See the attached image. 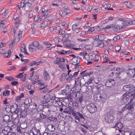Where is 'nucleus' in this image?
Returning a JSON list of instances; mask_svg holds the SVG:
<instances>
[{
	"mask_svg": "<svg viewBox=\"0 0 135 135\" xmlns=\"http://www.w3.org/2000/svg\"><path fill=\"white\" fill-rule=\"evenodd\" d=\"M79 71V70L78 71L75 72L73 74V75H72V76L74 78H75L77 75L78 74V73Z\"/></svg>",
	"mask_w": 135,
	"mask_h": 135,
	"instance_id": "nucleus-64",
	"label": "nucleus"
},
{
	"mask_svg": "<svg viewBox=\"0 0 135 135\" xmlns=\"http://www.w3.org/2000/svg\"><path fill=\"white\" fill-rule=\"evenodd\" d=\"M62 61L60 60H57L55 61L54 62V64H61Z\"/></svg>",
	"mask_w": 135,
	"mask_h": 135,
	"instance_id": "nucleus-54",
	"label": "nucleus"
},
{
	"mask_svg": "<svg viewBox=\"0 0 135 135\" xmlns=\"http://www.w3.org/2000/svg\"><path fill=\"white\" fill-rule=\"evenodd\" d=\"M27 66H25L23 67L20 70V71H24L26 70Z\"/></svg>",
	"mask_w": 135,
	"mask_h": 135,
	"instance_id": "nucleus-51",
	"label": "nucleus"
},
{
	"mask_svg": "<svg viewBox=\"0 0 135 135\" xmlns=\"http://www.w3.org/2000/svg\"><path fill=\"white\" fill-rule=\"evenodd\" d=\"M36 117V120L41 121L43 119H45L46 118V116L42 114L38 113L37 114Z\"/></svg>",
	"mask_w": 135,
	"mask_h": 135,
	"instance_id": "nucleus-13",
	"label": "nucleus"
},
{
	"mask_svg": "<svg viewBox=\"0 0 135 135\" xmlns=\"http://www.w3.org/2000/svg\"><path fill=\"white\" fill-rule=\"evenodd\" d=\"M31 131L32 135H40V130L37 129L35 127H32Z\"/></svg>",
	"mask_w": 135,
	"mask_h": 135,
	"instance_id": "nucleus-16",
	"label": "nucleus"
},
{
	"mask_svg": "<svg viewBox=\"0 0 135 135\" xmlns=\"http://www.w3.org/2000/svg\"><path fill=\"white\" fill-rule=\"evenodd\" d=\"M127 74L131 76H132L135 74V68L134 70L129 69L128 70Z\"/></svg>",
	"mask_w": 135,
	"mask_h": 135,
	"instance_id": "nucleus-23",
	"label": "nucleus"
},
{
	"mask_svg": "<svg viewBox=\"0 0 135 135\" xmlns=\"http://www.w3.org/2000/svg\"><path fill=\"white\" fill-rule=\"evenodd\" d=\"M84 79H85V78H83V76H82L81 77V78L80 79V81H79V82L78 83V84L80 86H81V85H85L86 83H87V84H89L91 83L92 81L91 80L86 82L85 81Z\"/></svg>",
	"mask_w": 135,
	"mask_h": 135,
	"instance_id": "nucleus-12",
	"label": "nucleus"
},
{
	"mask_svg": "<svg viewBox=\"0 0 135 135\" xmlns=\"http://www.w3.org/2000/svg\"><path fill=\"white\" fill-rule=\"evenodd\" d=\"M48 119L49 120L55 122L57 120L56 117H53L52 115L51 117H49L48 118Z\"/></svg>",
	"mask_w": 135,
	"mask_h": 135,
	"instance_id": "nucleus-37",
	"label": "nucleus"
},
{
	"mask_svg": "<svg viewBox=\"0 0 135 135\" xmlns=\"http://www.w3.org/2000/svg\"><path fill=\"white\" fill-rule=\"evenodd\" d=\"M104 54L105 55L107 56H108V55L109 54V51L107 49H105L104 51Z\"/></svg>",
	"mask_w": 135,
	"mask_h": 135,
	"instance_id": "nucleus-63",
	"label": "nucleus"
},
{
	"mask_svg": "<svg viewBox=\"0 0 135 135\" xmlns=\"http://www.w3.org/2000/svg\"><path fill=\"white\" fill-rule=\"evenodd\" d=\"M19 114L20 118H25L27 114V112L26 110H22L20 113Z\"/></svg>",
	"mask_w": 135,
	"mask_h": 135,
	"instance_id": "nucleus-27",
	"label": "nucleus"
},
{
	"mask_svg": "<svg viewBox=\"0 0 135 135\" xmlns=\"http://www.w3.org/2000/svg\"><path fill=\"white\" fill-rule=\"evenodd\" d=\"M21 51L22 52H23L26 55L29 54L25 49V45L24 44H23L21 46Z\"/></svg>",
	"mask_w": 135,
	"mask_h": 135,
	"instance_id": "nucleus-22",
	"label": "nucleus"
},
{
	"mask_svg": "<svg viewBox=\"0 0 135 135\" xmlns=\"http://www.w3.org/2000/svg\"><path fill=\"white\" fill-rule=\"evenodd\" d=\"M9 117V115H5L3 117V121L6 122H8L10 121Z\"/></svg>",
	"mask_w": 135,
	"mask_h": 135,
	"instance_id": "nucleus-30",
	"label": "nucleus"
},
{
	"mask_svg": "<svg viewBox=\"0 0 135 135\" xmlns=\"http://www.w3.org/2000/svg\"><path fill=\"white\" fill-rule=\"evenodd\" d=\"M127 104L128 105V106L127 107V109H128V110H132V109L133 108L134 106L133 104L132 103V104Z\"/></svg>",
	"mask_w": 135,
	"mask_h": 135,
	"instance_id": "nucleus-34",
	"label": "nucleus"
},
{
	"mask_svg": "<svg viewBox=\"0 0 135 135\" xmlns=\"http://www.w3.org/2000/svg\"><path fill=\"white\" fill-rule=\"evenodd\" d=\"M65 29L63 27H61L60 31H59L58 34L59 35H61L64 34L65 33Z\"/></svg>",
	"mask_w": 135,
	"mask_h": 135,
	"instance_id": "nucleus-35",
	"label": "nucleus"
},
{
	"mask_svg": "<svg viewBox=\"0 0 135 135\" xmlns=\"http://www.w3.org/2000/svg\"><path fill=\"white\" fill-rule=\"evenodd\" d=\"M48 9L46 8V7H45L43 8L41 12V14L42 15V16L44 17H46L48 15L47 12Z\"/></svg>",
	"mask_w": 135,
	"mask_h": 135,
	"instance_id": "nucleus-18",
	"label": "nucleus"
},
{
	"mask_svg": "<svg viewBox=\"0 0 135 135\" xmlns=\"http://www.w3.org/2000/svg\"><path fill=\"white\" fill-rule=\"evenodd\" d=\"M73 78H74L72 76V75L71 74L70 75H69V76L66 78V80L68 82H70L73 80Z\"/></svg>",
	"mask_w": 135,
	"mask_h": 135,
	"instance_id": "nucleus-40",
	"label": "nucleus"
},
{
	"mask_svg": "<svg viewBox=\"0 0 135 135\" xmlns=\"http://www.w3.org/2000/svg\"><path fill=\"white\" fill-rule=\"evenodd\" d=\"M105 37V36L102 34L97 35L93 37V39L94 40L93 41H95L97 42L102 41L104 40Z\"/></svg>",
	"mask_w": 135,
	"mask_h": 135,
	"instance_id": "nucleus-6",
	"label": "nucleus"
},
{
	"mask_svg": "<svg viewBox=\"0 0 135 135\" xmlns=\"http://www.w3.org/2000/svg\"><path fill=\"white\" fill-rule=\"evenodd\" d=\"M16 30L13 28H12L11 30V34L12 35H15V33Z\"/></svg>",
	"mask_w": 135,
	"mask_h": 135,
	"instance_id": "nucleus-61",
	"label": "nucleus"
},
{
	"mask_svg": "<svg viewBox=\"0 0 135 135\" xmlns=\"http://www.w3.org/2000/svg\"><path fill=\"white\" fill-rule=\"evenodd\" d=\"M80 76L81 77L82 76H83V78H85L86 76L87 77L88 76V75L87 74V71L86 70H85L82 72L81 73Z\"/></svg>",
	"mask_w": 135,
	"mask_h": 135,
	"instance_id": "nucleus-31",
	"label": "nucleus"
},
{
	"mask_svg": "<svg viewBox=\"0 0 135 135\" xmlns=\"http://www.w3.org/2000/svg\"><path fill=\"white\" fill-rule=\"evenodd\" d=\"M105 120L107 123H112L114 120L113 114L111 111H109L104 116Z\"/></svg>",
	"mask_w": 135,
	"mask_h": 135,
	"instance_id": "nucleus-4",
	"label": "nucleus"
},
{
	"mask_svg": "<svg viewBox=\"0 0 135 135\" xmlns=\"http://www.w3.org/2000/svg\"><path fill=\"white\" fill-rule=\"evenodd\" d=\"M17 9L26 12L31 11L33 9L32 4L30 3H26L25 4H21L17 6Z\"/></svg>",
	"mask_w": 135,
	"mask_h": 135,
	"instance_id": "nucleus-1",
	"label": "nucleus"
},
{
	"mask_svg": "<svg viewBox=\"0 0 135 135\" xmlns=\"http://www.w3.org/2000/svg\"><path fill=\"white\" fill-rule=\"evenodd\" d=\"M90 58L91 59L92 61L94 62H100L101 58L99 55L95 54L91 55H90Z\"/></svg>",
	"mask_w": 135,
	"mask_h": 135,
	"instance_id": "nucleus-8",
	"label": "nucleus"
},
{
	"mask_svg": "<svg viewBox=\"0 0 135 135\" xmlns=\"http://www.w3.org/2000/svg\"><path fill=\"white\" fill-rule=\"evenodd\" d=\"M70 13L68 9L64 10L63 11L60 10L59 11V14L61 16L63 17H65L68 14Z\"/></svg>",
	"mask_w": 135,
	"mask_h": 135,
	"instance_id": "nucleus-15",
	"label": "nucleus"
},
{
	"mask_svg": "<svg viewBox=\"0 0 135 135\" xmlns=\"http://www.w3.org/2000/svg\"><path fill=\"white\" fill-rule=\"evenodd\" d=\"M93 44L95 47L99 46L100 48H104L108 46L109 43L107 41L103 40L101 42H98L95 41H93Z\"/></svg>",
	"mask_w": 135,
	"mask_h": 135,
	"instance_id": "nucleus-3",
	"label": "nucleus"
},
{
	"mask_svg": "<svg viewBox=\"0 0 135 135\" xmlns=\"http://www.w3.org/2000/svg\"><path fill=\"white\" fill-rule=\"evenodd\" d=\"M47 129L49 131L52 132L55 130V128L54 126L53 125L50 124L48 125Z\"/></svg>",
	"mask_w": 135,
	"mask_h": 135,
	"instance_id": "nucleus-19",
	"label": "nucleus"
},
{
	"mask_svg": "<svg viewBox=\"0 0 135 135\" xmlns=\"http://www.w3.org/2000/svg\"><path fill=\"white\" fill-rule=\"evenodd\" d=\"M43 44L46 46L47 48H49L52 45V44L46 42H44Z\"/></svg>",
	"mask_w": 135,
	"mask_h": 135,
	"instance_id": "nucleus-42",
	"label": "nucleus"
},
{
	"mask_svg": "<svg viewBox=\"0 0 135 135\" xmlns=\"http://www.w3.org/2000/svg\"><path fill=\"white\" fill-rule=\"evenodd\" d=\"M98 95L99 96V97H97V100H98L102 101V102L105 101L107 98V95L106 94H104L101 96L100 95Z\"/></svg>",
	"mask_w": 135,
	"mask_h": 135,
	"instance_id": "nucleus-17",
	"label": "nucleus"
},
{
	"mask_svg": "<svg viewBox=\"0 0 135 135\" xmlns=\"http://www.w3.org/2000/svg\"><path fill=\"white\" fill-rule=\"evenodd\" d=\"M72 61L73 63H76L77 64H78L80 62V57L78 56L76 57H73L72 59Z\"/></svg>",
	"mask_w": 135,
	"mask_h": 135,
	"instance_id": "nucleus-25",
	"label": "nucleus"
},
{
	"mask_svg": "<svg viewBox=\"0 0 135 135\" xmlns=\"http://www.w3.org/2000/svg\"><path fill=\"white\" fill-rule=\"evenodd\" d=\"M120 38V37L119 36H117L114 37L113 40L114 41H116L119 40Z\"/></svg>",
	"mask_w": 135,
	"mask_h": 135,
	"instance_id": "nucleus-44",
	"label": "nucleus"
},
{
	"mask_svg": "<svg viewBox=\"0 0 135 135\" xmlns=\"http://www.w3.org/2000/svg\"><path fill=\"white\" fill-rule=\"evenodd\" d=\"M39 20V19L37 16H35L33 18V21L34 23H37Z\"/></svg>",
	"mask_w": 135,
	"mask_h": 135,
	"instance_id": "nucleus-45",
	"label": "nucleus"
},
{
	"mask_svg": "<svg viewBox=\"0 0 135 135\" xmlns=\"http://www.w3.org/2000/svg\"><path fill=\"white\" fill-rule=\"evenodd\" d=\"M87 108L88 111L90 113H93L97 111V107L94 104L91 103L87 105Z\"/></svg>",
	"mask_w": 135,
	"mask_h": 135,
	"instance_id": "nucleus-5",
	"label": "nucleus"
},
{
	"mask_svg": "<svg viewBox=\"0 0 135 135\" xmlns=\"http://www.w3.org/2000/svg\"><path fill=\"white\" fill-rule=\"evenodd\" d=\"M79 25L78 24H74L72 26V29L73 31H75L76 30L79 28L80 27Z\"/></svg>",
	"mask_w": 135,
	"mask_h": 135,
	"instance_id": "nucleus-38",
	"label": "nucleus"
},
{
	"mask_svg": "<svg viewBox=\"0 0 135 135\" xmlns=\"http://www.w3.org/2000/svg\"><path fill=\"white\" fill-rule=\"evenodd\" d=\"M121 48L119 46H117L115 47V50L117 52H119Z\"/></svg>",
	"mask_w": 135,
	"mask_h": 135,
	"instance_id": "nucleus-53",
	"label": "nucleus"
},
{
	"mask_svg": "<svg viewBox=\"0 0 135 135\" xmlns=\"http://www.w3.org/2000/svg\"><path fill=\"white\" fill-rule=\"evenodd\" d=\"M115 83V81L114 80L111 79L107 81L105 85L107 87H111Z\"/></svg>",
	"mask_w": 135,
	"mask_h": 135,
	"instance_id": "nucleus-11",
	"label": "nucleus"
},
{
	"mask_svg": "<svg viewBox=\"0 0 135 135\" xmlns=\"http://www.w3.org/2000/svg\"><path fill=\"white\" fill-rule=\"evenodd\" d=\"M43 76L45 80H49L50 79V76L48 73L46 71H44Z\"/></svg>",
	"mask_w": 135,
	"mask_h": 135,
	"instance_id": "nucleus-24",
	"label": "nucleus"
},
{
	"mask_svg": "<svg viewBox=\"0 0 135 135\" xmlns=\"http://www.w3.org/2000/svg\"><path fill=\"white\" fill-rule=\"evenodd\" d=\"M132 94L130 93H126L124 94L123 95V98L122 100L124 103H126L129 99H131V96L132 95Z\"/></svg>",
	"mask_w": 135,
	"mask_h": 135,
	"instance_id": "nucleus-7",
	"label": "nucleus"
},
{
	"mask_svg": "<svg viewBox=\"0 0 135 135\" xmlns=\"http://www.w3.org/2000/svg\"><path fill=\"white\" fill-rule=\"evenodd\" d=\"M7 12L6 11V9H3L0 12V17H1V15H3V16H5L4 18H8L9 16L7 15Z\"/></svg>",
	"mask_w": 135,
	"mask_h": 135,
	"instance_id": "nucleus-20",
	"label": "nucleus"
},
{
	"mask_svg": "<svg viewBox=\"0 0 135 135\" xmlns=\"http://www.w3.org/2000/svg\"><path fill=\"white\" fill-rule=\"evenodd\" d=\"M67 76V74L66 73H64L62 74L61 77L62 78V79H65Z\"/></svg>",
	"mask_w": 135,
	"mask_h": 135,
	"instance_id": "nucleus-55",
	"label": "nucleus"
},
{
	"mask_svg": "<svg viewBox=\"0 0 135 135\" xmlns=\"http://www.w3.org/2000/svg\"><path fill=\"white\" fill-rule=\"evenodd\" d=\"M125 21H124L125 23L124 24H126V25H131V22L130 21H128L126 20V19H125Z\"/></svg>",
	"mask_w": 135,
	"mask_h": 135,
	"instance_id": "nucleus-59",
	"label": "nucleus"
},
{
	"mask_svg": "<svg viewBox=\"0 0 135 135\" xmlns=\"http://www.w3.org/2000/svg\"><path fill=\"white\" fill-rule=\"evenodd\" d=\"M131 93L132 94V95H131V99L130 100L131 102H133L134 103V102L135 103V90H132Z\"/></svg>",
	"mask_w": 135,
	"mask_h": 135,
	"instance_id": "nucleus-21",
	"label": "nucleus"
},
{
	"mask_svg": "<svg viewBox=\"0 0 135 135\" xmlns=\"http://www.w3.org/2000/svg\"><path fill=\"white\" fill-rule=\"evenodd\" d=\"M112 29L113 31L116 32L120 30V28L118 25H115L114 26L112 25Z\"/></svg>",
	"mask_w": 135,
	"mask_h": 135,
	"instance_id": "nucleus-28",
	"label": "nucleus"
},
{
	"mask_svg": "<svg viewBox=\"0 0 135 135\" xmlns=\"http://www.w3.org/2000/svg\"><path fill=\"white\" fill-rule=\"evenodd\" d=\"M11 51L10 50H9L7 51V53H5V54L3 55V56L6 57L8 58L11 55Z\"/></svg>",
	"mask_w": 135,
	"mask_h": 135,
	"instance_id": "nucleus-36",
	"label": "nucleus"
},
{
	"mask_svg": "<svg viewBox=\"0 0 135 135\" xmlns=\"http://www.w3.org/2000/svg\"><path fill=\"white\" fill-rule=\"evenodd\" d=\"M32 44L31 45V47H29V50L31 52L37 50H41L43 49L42 45H40L39 42L37 41H34L32 42Z\"/></svg>",
	"mask_w": 135,
	"mask_h": 135,
	"instance_id": "nucleus-2",
	"label": "nucleus"
},
{
	"mask_svg": "<svg viewBox=\"0 0 135 135\" xmlns=\"http://www.w3.org/2000/svg\"><path fill=\"white\" fill-rule=\"evenodd\" d=\"M52 20V18H49L47 19L46 20H45V21H46L47 22L48 24H50L51 23Z\"/></svg>",
	"mask_w": 135,
	"mask_h": 135,
	"instance_id": "nucleus-56",
	"label": "nucleus"
},
{
	"mask_svg": "<svg viewBox=\"0 0 135 135\" xmlns=\"http://www.w3.org/2000/svg\"><path fill=\"white\" fill-rule=\"evenodd\" d=\"M117 126V127L119 129H121L123 127V125L121 123H116L114 127Z\"/></svg>",
	"mask_w": 135,
	"mask_h": 135,
	"instance_id": "nucleus-39",
	"label": "nucleus"
},
{
	"mask_svg": "<svg viewBox=\"0 0 135 135\" xmlns=\"http://www.w3.org/2000/svg\"><path fill=\"white\" fill-rule=\"evenodd\" d=\"M61 98H56L55 100L56 101V104H55V106L56 107L58 106V105L59 104V102L60 101V99H61Z\"/></svg>",
	"mask_w": 135,
	"mask_h": 135,
	"instance_id": "nucleus-49",
	"label": "nucleus"
},
{
	"mask_svg": "<svg viewBox=\"0 0 135 135\" xmlns=\"http://www.w3.org/2000/svg\"><path fill=\"white\" fill-rule=\"evenodd\" d=\"M80 54L81 56H83V58H85L87 60H89L90 58V56L86 53H80Z\"/></svg>",
	"mask_w": 135,
	"mask_h": 135,
	"instance_id": "nucleus-26",
	"label": "nucleus"
},
{
	"mask_svg": "<svg viewBox=\"0 0 135 135\" xmlns=\"http://www.w3.org/2000/svg\"><path fill=\"white\" fill-rule=\"evenodd\" d=\"M69 92V90H67L65 89L61 90V94L64 95H68Z\"/></svg>",
	"mask_w": 135,
	"mask_h": 135,
	"instance_id": "nucleus-33",
	"label": "nucleus"
},
{
	"mask_svg": "<svg viewBox=\"0 0 135 135\" xmlns=\"http://www.w3.org/2000/svg\"><path fill=\"white\" fill-rule=\"evenodd\" d=\"M77 93L75 92L72 91L71 93L70 92V94H69L66 99L68 100L70 99V100H72L73 98L75 99L77 97Z\"/></svg>",
	"mask_w": 135,
	"mask_h": 135,
	"instance_id": "nucleus-14",
	"label": "nucleus"
},
{
	"mask_svg": "<svg viewBox=\"0 0 135 135\" xmlns=\"http://www.w3.org/2000/svg\"><path fill=\"white\" fill-rule=\"evenodd\" d=\"M10 93L9 91L7 90L6 91L5 90L3 93V96H6V94L8 95Z\"/></svg>",
	"mask_w": 135,
	"mask_h": 135,
	"instance_id": "nucleus-52",
	"label": "nucleus"
},
{
	"mask_svg": "<svg viewBox=\"0 0 135 135\" xmlns=\"http://www.w3.org/2000/svg\"><path fill=\"white\" fill-rule=\"evenodd\" d=\"M5 78L6 79L10 81L13 80H14V79L12 77L6 76V77Z\"/></svg>",
	"mask_w": 135,
	"mask_h": 135,
	"instance_id": "nucleus-46",
	"label": "nucleus"
},
{
	"mask_svg": "<svg viewBox=\"0 0 135 135\" xmlns=\"http://www.w3.org/2000/svg\"><path fill=\"white\" fill-rule=\"evenodd\" d=\"M134 115H131V114L128 115V118L129 120H132L134 118Z\"/></svg>",
	"mask_w": 135,
	"mask_h": 135,
	"instance_id": "nucleus-43",
	"label": "nucleus"
},
{
	"mask_svg": "<svg viewBox=\"0 0 135 135\" xmlns=\"http://www.w3.org/2000/svg\"><path fill=\"white\" fill-rule=\"evenodd\" d=\"M109 77L110 78L115 80H117L118 78L120 79L119 77L118 76V74L117 73L115 72H112L110 73L109 75Z\"/></svg>",
	"mask_w": 135,
	"mask_h": 135,
	"instance_id": "nucleus-10",
	"label": "nucleus"
},
{
	"mask_svg": "<svg viewBox=\"0 0 135 135\" xmlns=\"http://www.w3.org/2000/svg\"><path fill=\"white\" fill-rule=\"evenodd\" d=\"M48 23L46 21H44L40 24V27L42 29L44 28L47 25Z\"/></svg>",
	"mask_w": 135,
	"mask_h": 135,
	"instance_id": "nucleus-29",
	"label": "nucleus"
},
{
	"mask_svg": "<svg viewBox=\"0 0 135 135\" xmlns=\"http://www.w3.org/2000/svg\"><path fill=\"white\" fill-rule=\"evenodd\" d=\"M126 6L127 7L129 8H131L132 6L131 3L130 2H128L127 3Z\"/></svg>",
	"mask_w": 135,
	"mask_h": 135,
	"instance_id": "nucleus-50",
	"label": "nucleus"
},
{
	"mask_svg": "<svg viewBox=\"0 0 135 135\" xmlns=\"http://www.w3.org/2000/svg\"><path fill=\"white\" fill-rule=\"evenodd\" d=\"M95 30V28L94 27H91L90 28V29H89L87 32H88V33H91V32L94 31Z\"/></svg>",
	"mask_w": 135,
	"mask_h": 135,
	"instance_id": "nucleus-41",
	"label": "nucleus"
},
{
	"mask_svg": "<svg viewBox=\"0 0 135 135\" xmlns=\"http://www.w3.org/2000/svg\"><path fill=\"white\" fill-rule=\"evenodd\" d=\"M81 78V76H80V75L77 78H76L75 79V84H77V82H78L79 80L80 81V79Z\"/></svg>",
	"mask_w": 135,
	"mask_h": 135,
	"instance_id": "nucleus-60",
	"label": "nucleus"
},
{
	"mask_svg": "<svg viewBox=\"0 0 135 135\" xmlns=\"http://www.w3.org/2000/svg\"><path fill=\"white\" fill-rule=\"evenodd\" d=\"M134 86L131 84L124 85L123 87V90L124 91H126V93H129L131 90L133 89Z\"/></svg>",
	"mask_w": 135,
	"mask_h": 135,
	"instance_id": "nucleus-9",
	"label": "nucleus"
},
{
	"mask_svg": "<svg viewBox=\"0 0 135 135\" xmlns=\"http://www.w3.org/2000/svg\"><path fill=\"white\" fill-rule=\"evenodd\" d=\"M31 28L33 29H35L37 28V26L34 23H32L31 25Z\"/></svg>",
	"mask_w": 135,
	"mask_h": 135,
	"instance_id": "nucleus-48",
	"label": "nucleus"
},
{
	"mask_svg": "<svg viewBox=\"0 0 135 135\" xmlns=\"http://www.w3.org/2000/svg\"><path fill=\"white\" fill-rule=\"evenodd\" d=\"M20 21L19 20H17L16 22H15V26L17 27H18V26L20 24Z\"/></svg>",
	"mask_w": 135,
	"mask_h": 135,
	"instance_id": "nucleus-57",
	"label": "nucleus"
},
{
	"mask_svg": "<svg viewBox=\"0 0 135 135\" xmlns=\"http://www.w3.org/2000/svg\"><path fill=\"white\" fill-rule=\"evenodd\" d=\"M40 61L38 62H36L35 61H33L31 62L29 64V65L30 66H32L33 65H38L40 63Z\"/></svg>",
	"mask_w": 135,
	"mask_h": 135,
	"instance_id": "nucleus-32",
	"label": "nucleus"
},
{
	"mask_svg": "<svg viewBox=\"0 0 135 135\" xmlns=\"http://www.w3.org/2000/svg\"><path fill=\"white\" fill-rule=\"evenodd\" d=\"M78 64L79 63H78V64L76 63V64H74L75 65V69H80L81 68V67Z\"/></svg>",
	"mask_w": 135,
	"mask_h": 135,
	"instance_id": "nucleus-47",
	"label": "nucleus"
},
{
	"mask_svg": "<svg viewBox=\"0 0 135 135\" xmlns=\"http://www.w3.org/2000/svg\"><path fill=\"white\" fill-rule=\"evenodd\" d=\"M77 114L81 119H84V118L82 114H81V113H80L79 112H78Z\"/></svg>",
	"mask_w": 135,
	"mask_h": 135,
	"instance_id": "nucleus-58",
	"label": "nucleus"
},
{
	"mask_svg": "<svg viewBox=\"0 0 135 135\" xmlns=\"http://www.w3.org/2000/svg\"><path fill=\"white\" fill-rule=\"evenodd\" d=\"M23 73L24 72H22L19 73L18 75H17V76H16V77L19 78H22V76H23V75H22V74H23Z\"/></svg>",
	"mask_w": 135,
	"mask_h": 135,
	"instance_id": "nucleus-62",
	"label": "nucleus"
}]
</instances>
